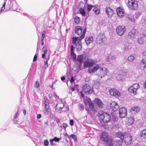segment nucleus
<instances>
[{"mask_svg": "<svg viewBox=\"0 0 146 146\" xmlns=\"http://www.w3.org/2000/svg\"><path fill=\"white\" fill-rule=\"evenodd\" d=\"M84 66L86 67H89V72L90 73L96 71L100 68L98 65H96L95 66H92L95 64L94 60L91 59H88L86 61L84 62Z\"/></svg>", "mask_w": 146, "mask_h": 146, "instance_id": "1", "label": "nucleus"}, {"mask_svg": "<svg viewBox=\"0 0 146 146\" xmlns=\"http://www.w3.org/2000/svg\"><path fill=\"white\" fill-rule=\"evenodd\" d=\"M82 40L78 38V37H74L72 38V43L75 45L77 50L78 51H80L82 48Z\"/></svg>", "mask_w": 146, "mask_h": 146, "instance_id": "2", "label": "nucleus"}, {"mask_svg": "<svg viewBox=\"0 0 146 146\" xmlns=\"http://www.w3.org/2000/svg\"><path fill=\"white\" fill-rule=\"evenodd\" d=\"M86 31V28H75V33L78 35H81L78 37L80 39H82L84 37Z\"/></svg>", "mask_w": 146, "mask_h": 146, "instance_id": "3", "label": "nucleus"}, {"mask_svg": "<svg viewBox=\"0 0 146 146\" xmlns=\"http://www.w3.org/2000/svg\"><path fill=\"white\" fill-rule=\"evenodd\" d=\"M137 2L135 0H128L127 6L130 9L136 10L138 7Z\"/></svg>", "mask_w": 146, "mask_h": 146, "instance_id": "4", "label": "nucleus"}, {"mask_svg": "<svg viewBox=\"0 0 146 146\" xmlns=\"http://www.w3.org/2000/svg\"><path fill=\"white\" fill-rule=\"evenodd\" d=\"M139 87V84H134L128 88V91L130 93L135 95L137 94V91Z\"/></svg>", "mask_w": 146, "mask_h": 146, "instance_id": "5", "label": "nucleus"}, {"mask_svg": "<svg viewBox=\"0 0 146 146\" xmlns=\"http://www.w3.org/2000/svg\"><path fill=\"white\" fill-rule=\"evenodd\" d=\"M117 136L121 140H117L114 142V144L117 146H122V143L125 136V135L121 133L118 132L117 134Z\"/></svg>", "mask_w": 146, "mask_h": 146, "instance_id": "6", "label": "nucleus"}, {"mask_svg": "<svg viewBox=\"0 0 146 146\" xmlns=\"http://www.w3.org/2000/svg\"><path fill=\"white\" fill-rule=\"evenodd\" d=\"M110 119V117L109 115L106 113L101 111V119L105 123L108 122Z\"/></svg>", "mask_w": 146, "mask_h": 146, "instance_id": "7", "label": "nucleus"}, {"mask_svg": "<svg viewBox=\"0 0 146 146\" xmlns=\"http://www.w3.org/2000/svg\"><path fill=\"white\" fill-rule=\"evenodd\" d=\"M82 88L84 92L87 94H91L93 91L92 88L87 84L84 85Z\"/></svg>", "mask_w": 146, "mask_h": 146, "instance_id": "8", "label": "nucleus"}, {"mask_svg": "<svg viewBox=\"0 0 146 146\" xmlns=\"http://www.w3.org/2000/svg\"><path fill=\"white\" fill-rule=\"evenodd\" d=\"M127 73L125 72L121 71L119 74L117 75L116 78L118 80H123L126 77Z\"/></svg>", "mask_w": 146, "mask_h": 146, "instance_id": "9", "label": "nucleus"}, {"mask_svg": "<svg viewBox=\"0 0 146 146\" xmlns=\"http://www.w3.org/2000/svg\"><path fill=\"white\" fill-rule=\"evenodd\" d=\"M119 117L121 118H123L126 116L127 114V110L125 108H120L119 110Z\"/></svg>", "mask_w": 146, "mask_h": 146, "instance_id": "10", "label": "nucleus"}, {"mask_svg": "<svg viewBox=\"0 0 146 146\" xmlns=\"http://www.w3.org/2000/svg\"><path fill=\"white\" fill-rule=\"evenodd\" d=\"M110 93L111 95L115 97H119L120 96V93L116 89L113 88L110 90Z\"/></svg>", "mask_w": 146, "mask_h": 146, "instance_id": "11", "label": "nucleus"}, {"mask_svg": "<svg viewBox=\"0 0 146 146\" xmlns=\"http://www.w3.org/2000/svg\"><path fill=\"white\" fill-rule=\"evenodd\" d=\"M86 57L84 56L83 55H78V56L77 58V60L79 62V63L78 65L79 67H80V66L82 65V62H84V59H86Z\"/></svg>", "mask_w": 146, "mask_h": 146, "instance_id": "12", "label": "nucleus"}, {"mask_svg": "<svg viewBox=\"0 0 146 146\" xmlns=\"http://www.w3.org/2000/svg\"><path fill=\"white\" fill-rule=\"evenodd\" d=\"M110 105L111 109L114 111H116L119 108V105L115 102H112Z\"/></svg>", "mask_w": 146, "mask_h": 146, "instance_id": "13", "label": "nucleus"}, {"mask_svg": "<svg viewBox=\"0 0 146 146\" xmlns=\"http://www.w3.org/2000/svg\"><path fill=\"white\" fill-rule=\"evenodd\" d=\"M126 31L125 28H116V32L117 34L120 36L123 35Z\"/></svg>", "mask_w": 146, "mask_h": 146, "instance_id": "14", "label": "nucleus"}, {"mask_svg": "<svg viewBox=\"0 0 146 146\" xmlns=\"http://www.w3.org/2000/svg\"><path fill=\"white\" fill-rule=\"evenodd\" d=\"M116 11L119 17H122L124 16V11L123 9L118 8L117 9Z\"/></svg>", "mask_w": 146, "mask_h": 146, "instance_id": "15", "label": "nucleus"}, {"mask_svg": "<svg viewBox=\"0 0 146 146\" xmlns=\"http://www.w3.org/2000/svg\"><path fill=\"white\" fill-rule=\"evenodd\" d=\"M108 70L104 67L101 68V78L106 76L108 72Z\"/></svg>", "mask_w": 146, "mask_h": 146, "instance_id": "16", "label": "nucleus"}, {"mask_svg": "<svg viewBox=\"0 0 146 146\" xmlns=\"http://www.w3.org/2000/svg\"><path fill=\"white\" fill-rule=\"evenodd\" d=\"M132 136H127L124 139V142L125 144L128 145L130 144L132 142Z\"/></svg>", "mask_w": 146, "mask_h": 146, "instance_id": "17", "label": "nucleus"}, {"mask_svg": "<svg viewBox=\"0 0 146 146\" xmlns=\"http://www.w3.org/2000/svg\"><path fill=\"white\" fill-rule=\"evenodd\" d=\"M136 33V31L135 30L133 29L128 33V37L129 38L131 39L135 37Z\"/></svg>", "mask_w": 146, "mask_h": 146, "instance_id": "18", "label": "nucleus"}, {"mask_svg": "<svg viewBox=\"0 0 146 146\" xmlns=\"http://www.w3.org/2000/svg\"><path fill=\"white\" fill-rule=\"evenodd\" d=\"M106 11L109 17H111L113 14V10L110 7H106Z\"/></svg>", "mask_w": 146, "mask_h": 146, "instance_id": "19", "label": "nucleus"}, {"mask_svg": "<svg viewBox=\"0 0 146 146\" xmlns=\"http://www.w3.org/2000/svg\"><path fill=\"white\" fill-rule=\"evenodd\" d=\"M116 56L113 54H111L108 55L106 59V61L108 62H111V60L116 58Z\"/></svg>", "mask_w": 146, "mask_h": 146, "instance_id": "20", "label": "nucleus"}, {"mask_svg": "<svg viewBox=\"0 0 146 146\" xmlns=\"http://www.w3.org/2000/svg\"><path fill=\"white\" fill-rule=\"evenodd\" d=\"M74 47L72 46L70 48L71 55L72 56L73 60L75 61L76 60V55L74 52Z\"/></svg>", "mask_w": 146, "mask_h": 146, "instance_id": "21", "label": "nucleus"}, {"mask_svg": "<svg viewBox=\"0 0 146 146\" xmlns=\"http://www.w3.org/2000/svg\"><path fill=\"white\" fill-rule=\"evenodd\" d=\"M64 106V104L61 101H60L57 104L56 107L57 109H58L60 111L62 110Z\"/></svg>", "mask_w": 146, "mask_h": 146, "instance_id": "22", "label": "nucleus"}, {"mask_svg": "<svg viewBox=\"0 0 146 146\" xmlns=\"http://www.w3.org/2000/svg\"><path fill=\"white\" fill-rule=\"evenodd\" d=\"M108 134L107 133L104 132L102 133V135H101V140L106 141L107 140H108Z\"/></svg>", "mask_w": 146, "mask_h": 146, "instance_id": "23", "label": "nucleus"}, {"mask_svg": "<svg viewBox=\"0 0 146 146\" xmlns=\"http://www.w3.org/2000/svg\"><path fill=\"white\" fill-rule=\"evenodd\" d=\"M106 142V146H113V140L112 139H109Z\"/></svg>", "mask_w": 146, "mask_h": 146, "instance_id": "24", "label": "nucleus"}, {"mask_svg": "<svg viewBox=\"0 0 146 146\" xmlns=\"http://www.w3.org/2000/svg\"><path fill=\"white\" fill-rule=\"evenodd\" d=\"M50 55H48L45 58L46 60L44 63V65L43 66L45 69L47 68L48 67V61L49 59Z\"/></svg>", "mask_w": 146, "mask_h": 146, "instance_id": "25", "label": "nucleus"}, {"mask_svg": "<svg viewBox=\"0 0 146 146\" xmlns=\"http://www.w3.org/2000/svg\"><path fill=\"white\" fill-rule=\"evenodd\" d=\"M44 111L46 112H47L48 109L49 108L48 102V100L47 99H46L45 100L44 103Z\"/></svg>", "mask_w": 146, "mask_h": 146, "instance_id": "26", "label": "nucleus"}, {"mask_svg": "<svg viewBox=\"0 0 146 146\" xmlns=\"http://www.w3.org/2000/svg\"><path fill=\"white\" fill-rule=\"evenodd\" d=\"M93 40V38L92 37H87L85 38V41L87 45H88L92 43Z\"/></svg>", "mask_w": 146, "mask_h": 146, "instance_id": "27", "label": "nucleus"}, {"mask_svg": "<svg viewBox=\"0 0 146 146\" xmlns=\"http://www.w3.org/2000/svg\"><path fill=\"white\" fill-rule=\"evenodd\" d=\"M137 41L139 44L141 45L144 43L145 40L143 37H140L137 38Z\"/></svg>", "mask_w": 146, "mask_h": 146, "instance_id": "28", "label": "nucleus"}, {"mask_svg": "<svg viewBox=\"0 0 146 146\" xmlns=\"http://www.w3.org/2000/svg\"><path fill=\"white\" fill-rule=\"evenodd\" d=\"M140 109V108L138 106H133L131 108L130 110V112L134 111H136V112H138Z\"/></svg>", "mask_w": 146, "mask_h": 146, "instance_id": "29", "label": "nucleus"}, {"mask_svg": "<svg viewBox=\"0 0 146 146\" xmlns=\"http://www.w3.org/2000/svg\"><path fill=\"white\" fill-rule=\"evenodd\" d=\"M140 135L141 137L146 139V129H143L141 131Z\"/></svg>", "mask_w": 146, "mask_h": 146, "instance_id": "30", "label": "nucleus"}, {"mask_svg": "<svg viewBox=\"0 0 146 146\" xmlns=\"http://www.w3.org/2000/svg\"><path fill=\"white\" fill-rule=\"evenodd\" d=\"M106 36L104 35H101V43L102 45L104 44L106 42Z\"/></svg>", "mask_w": 146, "mask_h": 146, "instance_id": "31", "label": "nucleus"}, {"mask_svg": "<svg viewBox=\"0 0 146 146\" xmlns=\"http://www.w3.org/2000/svg\"><path fill=\"white\" fill-rule=\"evenodd\" d=\"M87 100L88 102L89 103V105L90 108L91 110H93L94 108V105L93 103L92 102H90L91 100L89 98H88Z\"/></svg>", "mask_w": 146, "mask_h": 146, "instance_id": "32", "label": "nucleus"}, {"mask_svg": "<svg viewBox=\"0 0 146 146\" xmlns=\"http://www.w3.org/2000/svg\"><path fill=\"white\" fill-rule=\"evenodd\" d=\"M95 104H96L99 107H100V100L99 99H95L94 100Z\"/></svg>", "mask_w": 146, "mask_h": 146, "instance_id": "33", "label": "nucleus"}, {"mask_svg": "<svg viewBox=\"0 0 146 146\" xmlns=\"http://www.w3.org/2000/svg\"><path fill=\"white\" fill-rule=\"evenodd\" d=\"M18 110L15 115L14 116V119L13 120V121L14 123H17V122L18 121V118L17 117V116H18Z\"/></svg>", "mask_w": 146, "mask_h": 146, "instance_id": "34", "label": "nucleus"}, {"mask_svg": "<svg viewBox=\"0 0 146 146\" xmlns=\"http://www.w3.org/2000/svg\"><path fill=\"white\" fill-rule=\"evenodd\" d=\"M133 118L132 117H131L128 119L127 124L128 125H130L132 124L133 123Z\"/></svg>", "mask_w": 146, "mask_h": 146, "instance_id": "35", "label": "nucleus"}, {"mask_svg": "<svg viewBox=\"0 0 146 146\" xmlns=\"http://www.w3.org/2000/svg\"><path fill=\"white\" fill-rule=\"evenodd\" d=\"M79 11L80 13L84 17L85 16L86 13L84 9L82 8H80L79 9Z\"/></svg>", "mask_w": 146, "mask_h": 146, "instance_id": "36", "label": "nucleus"}, {"mask_svg": "<svg viewBox=\"0 0 146 146\" xmlns=\"http://www.w3.org/2000/svg\"><path fill=\"white\" fill-rule=\"evenodd\" d=\"M131 44L128 43H127L125 44L124 48L125 50H127L130 48Z\"/></svg>", "mask_w": 146, "mask_h": 146, "instance_id": "37", "label": "nucleus"}, {"mask_svg": "<svg viewBox=\"0 0 146 146\" xmlns=\"http://www.w3.org/2000/svg\"><path fill=\"white\" fill-rule=\"evenodd\" d=\"M135 58V57L133 55H130L128 57L127 60L130 62H132Z\"/></svg>", "mask_w": 146, "mask_h": 146, "instance_id": "38", "label": "nucleus"}, {"mask_svg": "<svg viewBox=\"0 0 146 146\" xmlns=\"http://www.w3.org/2000/svg\"><path fill=\"white\" fill-rule=\"evenodd\" d=\"M68 137L69 138H71L73 139L75 141H77L76 136L75 135L72 134L70 135H68Z\"/></svg>", "mask_w": 146, "mask_h": 146, "instance_id": "39", "label": "nucleus"}, {"mask_svg": "<svg viewBox=\"0 0 146 146\" xmlns=\"http://www.w3.org/2000/svg\"><path fill=\"white\" fill-rule=\"evenodd\" d=\"M80 20L79 18L77 16H76L75 17L74 21L75 23L76 24H78L80 22Z\"/></svg>", "mask_w": 146, "mask_h": 146, "instance_id": "40", "label": "nucleus"}, {"mask_svg": "<svg viewBox=\"0 0 146 146\" xmlns=\"http://www.w3.org/2000/svg\"><path fill=\"white\" fill-rule=\"evenodd\" d=\"M42 52L44 54H47V50L46 47L45 46H44L42 48Z\"/></svg>", "mask_w": 146, "mask_h": 146, "instance_id": "41", "label": "nucleus"}, {"mask_svg": "<svg viewBox=\"0 0 146 146\" xmlns=\"http://www.w3.org/2000/svg\"><path fill=\"white\" fill-rule=\"evenodd\" d=\"M126 18L129 21H135L134 19L132 17H131L129 15H128L127 17H126Z\"/></svg>", "mask_w": 146, "mask_h": 146, "instance_id": "42", "label": "nucleus"}, {"mask_svg": "<svg viewBox=\"0 0 146 146\" xmlns=\"http://www.w3.org/2000/svg\"><path fill=\"white\" fill-rule=\"evenodd\" d=\"M93 10L96 14H98L99 13L100 10L98 9L97 7H95L94 9Z\"/></svg>", "mask_w": 146, "mask_h": 146, "instance_id": "43", "label": "nucleus"}, {"mask_svg": "<svg viewBox=\"0 0 146 146\" xmlns=\"http://www.w3.org/2000/svg\"><path fill=\"white\" fill-rule=\"evenodd\" d=\"M39 85V83L38 81H37L35 82L34 86L36 88H37Z\"/></svg>", "mask_w": 146, "mask_h": 146, "instance_id": "44", "label": "nucleus"}, {"mask_svg": "<svg viewBox=\"0 0 146 146\" xmlns=\"http://www.w3.org/2000/svg\"><path fill=\"white\" fill-rule=\"evenodd\" d=\"M93 6L91 5H88L87 7V10L88 11H89L92 9Z\"/></svg>", "mask_w": 146, "mask_h": 146, "instance_id": "45", "label": "nucleus"}, {"mask_svg": "<svg viewBox=\"0 0 146 146\" xmlns=\"http://www.w3.org/2000/svg\"><path fill=\"white\" fill-rule=\"evenodd\" d=\"M101 126L103 127L106 128H107L109 127L107 123H104V124H101Z\"/></svg>", "mask_w": 146, "mask_h": 146, "instance_id": "46", "label": "nucleus"}, {"mask_svg": "<svg viewBox=\"0 0 146 146\" xmlns=\"http://www.w3.org/2000/svg\"><path fill=\"white\" fill-rule=\"evenodd\" d=\"M143 64L145 65V67L146 66V58L143 59L142 60Z\"/></svg>", "mask_w": 146, "mask_h": 146, "instance_id": "47", "label": "nucleus"}, {"mask_svg": "<svg viewBox=\"0 0 146 146\" xmlns=\"http://www.w3.org/2000/svg\"><path fill=\"white\" fill-rule=\"evenodd\" d=\"M5 2L3 5V6L1 7L0 11V12H1L2 10H3L5 9Z\"/></svg>", "mask_w": 146, "mask_h": 146, "instance_id": "48", "label": "nucleus"}, {"mask_svg": "<svg viewBox=\"0 0 146 146\" xmlns=\"http://www.w3.org/2000/svg\"><path fill=\"white\" fill-rule=\"evenodd\" d=\"M53 139L54 141L56 142H58L60 141V139L56 137H54Z\"/></svg>", "mask_w": 146, "mask_h": 146, "instance_id": "49", "label": "nucleus"}, {"mask_svg": "<svg viewBox=\"0 0 146 146\" xmlns=\"http://www.w3.org/2000/svg\"><path fill=\"white\" fill-rule=\"evenodd\" d=\"M49 144V142L48 140H46L44 141V145L45 146H48Z\"/></svg>", "mask_w": 146, "mask_h": 146, "instance_id": "50", "label": "nucleus"}, {"mask_svg": "<svg viewBox=\"0 0 146 146\" xmlns=\"http://www.w3.org/2000/svg\"><path fill=\"white\" fill-rule=\"evenodd\" d=\"M70 124L71 126L74 125V121L73 120H70Z\"/></svg>", "mask_w": 146, "mask_h": 146, "instance_id": "51", "label": "nucleus"}, {"mask_svg": "<svg viewBox=\"0 0 146 146\" xmlns=\"http://www.w3.org/2000/svg\"><path fill=\"white\" fill-rule=\"evenodd\" d=\"M63 127L65 129L67 126V125L66 123H63L62 124Z\"/></svg>", "mask_w": 146, "mask_h": 146, "instance_id": "52", "label": "nucleus"}, {"mask_svg": "<svg viewBox=\"0 0 146 146\" xmlns=\"http://www.w3.org/2000/svg\"><path fill=\"white\" fill-rule=\"evenodd\" d=\"M53 139H50V145H52L53 144Z\"/></svg>", "mask_w": 146, "mask_h": 146, "instance_id": "53", "label": "nucleus"}, {"mask_svg": "<svg viewBox=\"0 0 146 146\" xmlns=\"http://www.w3.org/2000/svg\"><path fill=\"white\" fill-rule=\"evenodd\" d=\"M74 81V80L73 76H71L70 80V82L71 83H72Z\"/></svg>", "mask_w": 146, "mask_h": 146, "instance_id": "54", "label": "nucleus"}, {"mask_svg": "<svg viewBox=\"0 0 146 146\" xmlns=\"http://www.w3.org/2000/svg\"><path fill=\"white\" fill-rule=\"evenodd\" d=\"M46 54H44V53H43L42 56V58H45L46 57Z\"/></svg>", "mask_w": 146, "mask_h": 146, "instance_id": "55", "label": "nucleus"}, {"mask_svg": "<svg viewBox=\"0 0 146 146\" xmlns=\"http://www.w3.org/2000/svg\"><path fill=\"white\" fill-rule=\"evenodd\" d=\"M36 59H37V56H36V54H35L34 57V58L33 59V61L34 62L36 60Z\"/></svg>", "mask_w": 146, "mask_h": 146, "instance_id": "56", "label": "nucleus"}, {"mask_svg": "<svg viewBox=\"0 0 146 146\" xmlns=\"http://www.w3.org/2000/svg\"><path fill=\"white\" fill-rule=\"evenodd\" d=\"M41 117V115L40 114H38L37 115V118L38 119H40Z\"/></svg>", "mask_w": 146, "mask_h": 146, "instance_id": "57", "label": "nucleus"}, {"mask_svg": "<svg viewBox=\"0 0 146 146\" xmlns=\"http://www.w3.org/2000/svg\"><path fill=\"white\" fill-rule=\"evenodd\" d=\"M80 107L81 110H83L84 109V107L82 104H80Z\"/></svg>", "mask_w": 146, "mask_h": 146, "instance_id": "58", "label": "nucleus"}, {"mask_svg": "<svg viewBox=\"0 0 146 146\" xmlns=\"http://www.w3.org/2000/svg\"><path fill=\"white\" fill-rule=\"evenodd\" d=\"M142 35L144 36H146V31H143Z\"/></svg>", "mask_w": 146, "mask_h": 146, "instance_id": "59", "label": "nucleus"}, {"mask_svg": "<svg viewBox=\"0 0 146 146\" xmlns=\"http://www.w3.org/2000/svg\"><path fill=\"white\" fill-rule=\"evenodd\" d=\"M45 34H42L41 39L44 40V38L45 36Z\"/></svg>", "mask_w": 146, "mask_h": 146, "instance_id": "60", "label": "nucleus"}, {"mask_svg": "<svg viewBox=\"0 0 146 146\" xmlns=\"http://www.w3.org/2000/svg\"><path fill=\"white\" fill-rule=\"evenodd\" d=\"M41 44L42 46H43L44 44V40L41 39Z\"/></svg>", "mask_w": 146, "mask_h": 146, "instance_id": "61", "label": "nucleus"}, {"mask_svg": "<svg viewBox=\"0 0 146 146\" xmlns=\"http://www.w3.org/2000/svg\"><path fill=\"white\" fill-rule=\"evenodd\" d=\"M75 87H74L73 86H72L71 88V89L72 91H73L75 90Z\"/></svg>", "mask_w": 146, "mask_h": 146, "instance_id": "62", "label": "nucleus"}, {"mask_svg": "<svg viewBox=\"0 0 146 146\" xmlns=\"http://www.w3.org/2000/svg\"><path fill=\"white\" fill-rule=\"evenodd\" d=\"M65 79V77H62L61 78V80L62 81H64Z\"/></svg>", "mask_w": 146, "mask_h": 146, "instance_id": "63", "label": "nucleus"}, {"mask_svg": "<svg viewBox=\"0 0 146 146\" xmlns=\"http://www.w3.org/2000/svg\"><path fill=\"white\" fill-rule=\"evenodd\" d=\"M144 88L146 89V81L144 83Z\"/></svg>", "mask_w": 146, "mask_h": 146, "instance_id": "64", "label": "nucleus"}]
</instances>
